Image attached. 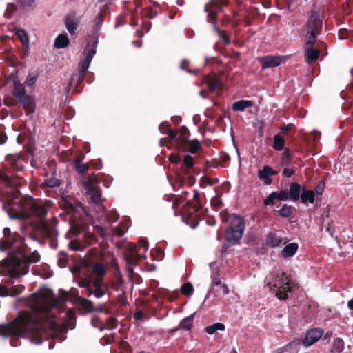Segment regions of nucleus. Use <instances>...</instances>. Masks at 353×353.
Listing matches in <instances>:
<instances>
[{"instance_id": "nucleus-38", "label": "nucleus", "mask_w": 353, "mask_h": 353, "mask_svg": "<svg viewBox=\"0 0 353 353\" xmlns=\"http://www.w3.org/2000/svg\"><path fill=\"white\" fill-rule=\"evenodd\" d=\"M224 330L225 325L221 323H215L205 327V332L210 335L215 334L219 330L223 331Z\"/></svg>"}, {"instance_id": "nucleus-18", "label": "nucleus", "mask_w": 353, "mask_h": 353, "mask_svg": "<svg viewBox=\"0 0 353 353\" xmlns=\"http://www.w3.org/2000/svg\"><path fill=\"white\" fill-rule=\"evenodd\" d=\"M301 201L303 204H306L310 203L311 204H315L316 208H319L321 205V202L318 203V199L315 196V192L312 190H306L305 188H303L301 196Z\"/></svg>"}, {"instance_id": "nucleus-24", "label": "nucleus", "mask_w": 353, "mask_h": 353, "mask_svg": "<svg viewBox=\"0 0 353 353\" xmlns=\"http://www.w3.org/2000/svg\"><path fill=\"white\" fill-rule=\"evenodd\" d=\"M278 173V171H274L269 165H265L262 170L259 171L258 176L260 179L263 180L266 183L272 182L270 176L275 175Z\"/></svg>"}, {"instance_id": "nucleus-10", "label": "nucleus", "mask_w": 353, "mask_h": 353, "mask_svg": "<svg viewBox=\"0 0 353 353\" xmlns=\"http://www.w3.org/2000/svg\"><path fill=\"white\" fill-rule=\"evenodd\" d=\"M324 330L321 328H313L309 330L305 333V336L303 339H297L296 341H292L289 345L294 344L300 345L302 343L305 347H308L317 342L323 336Z\"/></svg>"}, {"instance_id": "nucleus-56", "label": "nucleus", "mask_w": 353, "mask_h": 353, "mask_svg": "<svg viewBox=\"0 0 353 353\" xmlns=\"http://www.w3.org/2000/svg\"><path fill=\"white\" fill-rule=\"evenodd\" d=\"M23 8H28L32 6L34 0H15Z\"/></svg>"}, {"instance_id": "nucleus-55", "label": "nucleus", "mask_w": 353, "mask_h": 353, "mask_svg": "<svg viewBox=\"0 0 353 353\" xmlns=\"http://www.w3.org/2000/svg\"><path fill=\"white\" fill-rule=\"evenodd\" d=\"M94 228L100 234V236L102 239H105V237L107 236V232L104 228H103L102 226L99 225H94Z\"/></svg>"}, {"instance_id": "nucleus-13", "label": "nucleus", "mask_w": 353, "mask_h": 353, "mask_svg": "<svg viewBox=\"0 0 353 353\" xmlns=\"http://www.w3.org/2000/svg\"><path fill=\"white\" fill-rule=\"evenodd\" d=\"M265 243L272 248H281L287 243V239L282 237L278 232H270L265 238Z\"/></svg>"}, {"instance_id": "nucleus-59", "label": "nucleus", "mask_w": 353, "mask_h": 353, "mask_svg": "<svg viewBox=\"0 0 353 353\" xmlns=\"http://www.w3.org/2000/svg\"><path fill=\"white\" fill-rule=\"evenodd\" d=\"M221 281L219 276L217 274H214L212 276V287L218 286V285H221Z\"/></svg>"}, {"instance_id": "nucleus-15", "label": "nucleus", "mask_w": 353, "mask_h": 353, "mask_svg": "<svg viewBox=\"0 0 353 353\" xmlns=\"http://www.w3.org/2000/svg\"><path fill=\"white\" fill-rule=\"evenodd\" d=\"M108 291V287L103 281H94L92 287L88 291V295H94L97 299H100Z\"/></svg>"}, {"instance_id": "nucleus-29", "label": "nucleus", "mask_w": 353, "mask_h": 353, "mask_svg": "<svg viewBox=\"0 0 353 353\" xmlns=\"http://www.w3.org/2000/svg\"><path fill=\"white\" fill-rule=\"evenodd\" d=\"M129 250L130 252L125 254L123 256H128L130 258V261H132L133 263L137 264L139 260L145 259V256L138 253L137 247L135 244L131 245Z\"/></svg>"}, {"instance_id": "nucleus-31", "label": "nucleus", "mask_w": 353, "mask_h": 353, "mask_svg": "<svg viewBox=\"0 0 353 353\" xmlns=\"http://www.w3.org/2000/svg\"><path fill=\"white\" fill-rule=\"evenodd\" d=\"M345 348L344 341L340 338H336L332 344L330 350V353H341Z\"/></svg>"}, {"instance_id": "nucleus-25", "label": "nucleus", "mask_w": 353, "mask_h": 353, "mask_svg": "<svg viewBox=\"0 0 353 353\" xmlns=\"http://www.w3.org/2000/svg\"><path fill=\"white\" fill-rule=\"evenodd\" d=\"M79 25V20L74 15H68L65 19V26L71 35L75 34Z\"/></svg>"}, {"instance_id": "nucleus-36", "label": "nucleus", "mask_w": 353, "mask_h": 353, "mask_svg": "<svg viewBox=\"0 0 353 353\" xmlns=\"http://www.w3.org/2000/svg\"><path fill=\"white\" fill-rule=\"evenodd\" d=\"M15 34L21 41L23 47L28 48L29 44V38L25 30L20 28L17 29L15 31Z\"/></svg>"}, {"instance_id": "nucleus-19", "label": "nucleus", "mask_w": 353, "mask_h": 353, "mask_svg": "<svg viewBox=\"0 0 353 353\" xmlns=\"http://www.w3.org/2000/svg\"><path fill=\"white\" fill-rule=\"evenodd\" d=\"M83 187L88 190L91 201L97 205H101V193L100 190L95 189L90 183L84 182Z\"/></svg>"}, {"instance_id": "nucleus-9", "label": "nucleus", "mask_w": 353, "mask_h": 353, "mask_svg": "<svg viewBox=\"0 0 353 353\" xmlns=\"http://www.w3.org/2000/svg\"><path fill=\"white\" fill-rule=\"evenodd\" d=\"M316 41L305 40L304 43V57L306 63L309 64L313 63L316 61L320 55V50L322 46L325 43L321 42L318 44V48H314Z\"/></svg>"}, {"instance_id": "nucleus-30", "label": "nucleus", "mask_w": 353, "mask_h": 353, "mask_svg": "<svg viewBox=\"0 0 353 353\" xmlns=\"http://www.w3.org/2000/svg\"><path fill=\"white\" fill-rule=\"evenodd\" d=\"M70 44V41L66 34H61L55 39L54 46L56 48H65Z\"/></svg>"}, {"instance_id": "nucleus-57", "label": "nucleus", "mask_w": 353, "mask_h": 353, "mask_svg": "<svg viewBox=\"0 0 353 353\" xmlns=\"http://www.w3.org/2000/svg\"><path fill=\"white\" fill-rule=\"evenodd\" d=\"M159 129L162 134H167L168 130H170L169 122L165 121L161 123L159 126Z\"/></svg>"}, {"instance_id": "nucleus-4", "label": "nucleus", "mask_w": 353, "mask_h": 353, "mask_svg": "<svg viewBox=\"0 0 353 353\" xmlns=\"http://www.w3.org/2000/svg\"><path fill=\"white\" fill-rule=\"evenodd\" d=\"M104 17L102 11L96 16L92 28V39H89L85 47L84 48L81 56V61L79 63V70L81 76L83 77L86 74L90 64L97 52V48L99 43V38L100 37V30L103 23Z\"/></svg>"}, {"instance_id": "nucleus-60", "label": "nucleus", "mask_w": 353, "mask_h": 353, "mask_svg": "<svg viewBox=\"0 0 353 353\" xmlns=\"http://www.w3.org/2000/svg\"><path fill=\"white\" fill-rule=\"evenodd\" d=\"M294 170L289 169L288 168H285L282 171L283 175L288 178L291 177L294 174Z\"/></svg>"}, {"instance_id": "nucleus-32", "label": "nucleus", "mask_w": 353, "mask_h": 353, "mask_svg": "<svg viewBox=\"0 0 353 353\" xmlns=\"http://www.w3.org/2000/svg\"><path fill=\"white\" fill-rule=\"evenodd\" d=\"M180 69L185 70L189 74H194L195 76L199 74L200 69L192 68L190 67V63L187 59H183L180 63Z\"/></svg>"}, {"instance_id": "nucleus-61", "label": "nucleus", "mask_w": 353, "mask_h": 353, "mask_svg": "<svg viewBox=\"0 0 353 353\" xmlns=\"http://www.w3.org/2000/svg\"><path fill=\"white\" fill-rule=\"evenodd\" d=\"M170 161L174 164H178L181 162V157L179 155L173 154L170 157Z\"/></svg>"}, {"instance_id": "nucleus-43", "label": "nucleus", "mask_w": 353, "mask_h": 353, "mask_svg": "<svg viewBox=\"0 0 353 353\" xmlns=\"http://www.w3.org/2000/svg\"><path fill=\"white\" fill-rule=\"evenodd\" d=\"M181 291L182 294L186 296L191 295L194 292V288L191 283H185V284L182 285Z\"/></svg>"}, {"instance_id": "nucleus-39", "label": "nucleus", "mask_w": 353, "mask_h": 353, "mask_svg": "<svg viewBox=\"0 0 353 353\" xmlns=\"http://www.w3.org/2000/svg\"><path fill=\"white\" fill-rule=\"evenodd\" d=\"M93 276H90L88 278H84L78 282V286L81 288H85L88 292L90 288L92 287L94 283Z\"/></svg>"}, {"instance_id": "nucleus-11", "label": "nucleus", "mask_w": 353, "mask_h": 353, "mask_svg": "<svg viewBox=\"0 0 353 353\" xmlns=\"http://www.w3.org/2000/svg\"><path fill=\"white\" fill-rule=\"evenodd\" d=\"M207 13V21L212 25L214 31L217 34L220 39L223 40L224 44L228 45L230 43V38L226 34L225 31L221 30L218 26V12H220L218 10L209 9Z\"/></svg>"}, {"instance_id": "nucleus-50", "label": "nucleus", "mask_w": 353, "mask_h": 353, "mask_svg": "<svg viewBox=\"0 0 353 353\" xmlns=\"http://www.w3.org/2000/svg\"><path fill=\"white\" fill-rule=\"evenodd\" d=\"M183 174L187 176V183L189 186H192L196 183V179L190 170H183Z\"/></svg>"}, {"instance_id": "nucleus-5", "label": "nucleus", "mask_w": 353, "mask_h": 353, "mask_svg": "<svg viewBox=\"0 0 353 353\" xmlns=\"http://www.w3.org/2000/svg\"><path fill=\"white\" fill-rule=\"evenodd\" d=\"M270 276L267 283L270 291L274 293L279 300H286L288 298V293L291 292L290 276L281 270L271 272Z\"/></svg>"}, {"instance_id": "nucleus-48", "label": "nucleus", "mask_w": 353, "mask_h": 353, "mask_svg": "<svg viewBox=\"0 0 353 353\" xmlns=\"http://www.w3.org/2000/svg\"><path fill=\"white\" fill-rule=\"evenodd\" d=\"M38 78L37 72H32L28 74L26 79V83L28 86H32L34 84Z\"/></svg>"}, {"instance_id": "nucleus-37", "label": "nucleus", "mask_w": 353, "mask_h": 353, "mask_svg": "<svg viewBox=\"0 0 353 353\" xmlns=\"http://www.w3.org/2000/svg\"><path fill=\"white\" fill-rule=\"evenodd\" d=\"M291 159L292 153L290 150L288 148H285L281 154V165L284 166H288L290 164Z\"/></svg>"}, {"instance_id": "nucleus-27", "label": "nucleus", "mask_w": 353, "mask_h": 353, "mask_svg": "<svg viewBox=\"0 0 353 353\" xmlns=\"http://www.w3.org/2000/svg\"><path fill=\"white\" fill-rule=\"evenodd\" d=\"M299 245L296 243H290L286 245L281 251V256L285 258L292 257L297 252Z\"/></svg>"}, {"instance_id": "nucleus-20", "label": "nucleus", "mask_w": 353, "mask_h": 353, "mask_svg": "<svg viewBox=\"0 0 353 353\" xmlns=\"http://www.w3.org/2000/svg\"><path fill=\"white\" fill-rule=\"evenodd\" d=\"M230 0H210L204 6V11L208 12V10L213 9L223 12L224 8L229 5Z\"/></svg>"}, {"instance_id": "nucleus-6", "label": "nucleus", "mask_w": 353, "mask_h": 353, "mask_svg": "<svg viewBox=\"0 0 353 353\" xmlns=\"http://www.w3.org/2000/svg\"><path fill=\"white\" fill-rule=\"evenodd\" d=\"M245 228L243 219L236 214H232L230 225L225 230V241L232 245L236 244L242 238Z\"/></svg>"}, {"instance_id": "nucleus-14", "label": "nucleus", "mask_w": 353, "mask_h": 353, "mask_svg": "<svg viewBox=\"0 0 353 353\" xmlns=\"http://www.w3.org/2000/svg\"><path fill=\"white\" fill-rule=\"evenodd\" d=\"M275 200L280 201L290 200L288 192L285 190L274 191L270 193L265 199H264L263 203L265 206H273L275 205Z\"/></svg>"}, {"instance_id": "nucleus-26", "label": "nucleus", "mask_w": 353, "mask_h": 353, "mask_svg": "<svg viewBox=\"0 0 353 353\" xmlns=\"http://www.w3.org/2000/svg\"><path fill=\"white\" fill-rule=\"evenodd\" d=\"M254 105V103L251 100H239L235 101L232 106V109L235 112H243L248 108Z\"/></svg>"}, {"instance_id": "nucleus-12", "label": "nucleus", "mask_w": 353, "mask_h": 353, "mask_svg": "<svg viewBox=\"0 0 353 353\" xmlns=\"http://www.w3.org/2000/svg\"><path fill=\"white\" fill-rule=\"evenodd\" d=\"M204 84H206L208 88L210 89L223 88V83L221 74L214 72L203 75L199 83H196L198 86H201Z\"/></svg>"}, {"instance_id": "nucleus-40", "label": "nucleus", "mask_w": 353, "mask_h": 353, "mask_svg": "<svg viewBox=\"0 0 353 353\" xmlns=\"http://www.w3.org/2000/svg\"><path fill=\"white\" fill-rule=\"evenodd\" d=\"M219 183L218 178H210L208 176H203L200 180V185L203 187V184L208 186H213Z\"/></svg>"}, {"instance_id": "nucleus-46", "label": "nucleus", "mask_w": 353, "mask_h": 353, "mask_svg": "<svg viewBox=\"0 0 353 353\" xmlns=\"http://www.w3.org/2000/svg\"><path fill=\"white\" fill-rule=\"evenodd\" d=\"M61 183V181L54 177L49 178L45 180L46 185L49 188L59 187Z\"/></svg>"}, {"instance_id": "nucleus-62", "label": "nucleus", "mask_w": 353, "mask_h": 353, "mask_svg": "<svg viewBox=\"0 0 353 353\" xmlns=\"http://www.w3.org/2000/svg\"><path fill=\"white\" fill-rule=\"evenodd\" d=\"M10 295L9 289H7L4 285H0V296L3 297Z\"/></svg>"}, {"instance_id": "nucleus-54", "label": "nucleus", "mask_w": 353, "mask_h": 353, "mask_svg": "<svg viewBox=\"0 0 353 353\" xmlns=\"http://www.w3.org/2000/svg\"><path fill=\"white\" fill-rule=\"evenodd\" d=\"M74 168H75L77 172H78L79 174H83L88 170L89 165H88V163H81L79 164L77 166H76Z\"/></svg>"}, {"instance_id": "nucleus-41", "label": "nucleus", "mask_w": 353, "mask_h": 353, "mask_svg": "<svg viewBox=\"0 0 353 353\" xmlns=\"http://www.w3.org/2000/svg\"><path fill=\"white\" fill-rule=\"evenodd\" d=\"M182 163L185 168L184 170H190L194 165V160L191 155L186 154L183 159Z\"/></svg>"}, {"instance_id": "nucleus-35", "label": "nucleus", "mask_w": 353, "mask_h": 353, "mask_svg": "<svg viewBox=\"0 0 353 353\" xmlns=\"http://www.w3.org/2000/svg\"><path fill=\"white\" fill-rule=\"evenodd\" d=\"M285 139L279 134H275L273 137V148L276 151H281L283 149Z\"/></svg>"}, {"instance_id": "nucleus-2", "label": "nucleus", "mask_w": 353, "mask_h": 353, "mask_svg": "<svg viewBox=\"0 0 353 353\" xmlns=\"http://www.w3.org/2000/svg\"><path fill=\"white\" fill-rule=\"evenodd\" d=\"M57 327V323L54 318L44 322L28 314H19L12 322L6 325H0V336L3 338L27 337L31 343L39 345L43 341V335L47 329L54 330Z\"/></svg>"}, {"instance_id": "nucleus-23", "label": "nucleus", "mask_w": 353, "mask_h": 353, "mask_svg": "<svg viewBox=\"0 0 353 353\" xmlns=\"http://www.w3.org/2000/svg\"><path fill=\"white\" fill-rule=\"evenodd\" d=\"M107 272L105 265L102 263L97 262L92 266L94 281H103V277Z\"/></svg>"}, {"instance_id": "nucleus-34", "label": "nucleus", "mask_w": 353, "mask_h": 353, "mask_svg": "<svg viewBox=\"0 0 353 353\" xmlns=\"http://www.w3.org/2000/svg\"><path fill=\"white\" fill-rule=\"evenodd\" d=\"M194 314H192L182 319L179 325L180 328L190 331L193 327L192 321L194 319Z\"/></svg>"}, {"instance_id": "nucleus-7", "label": "nucleus", "mask_w": 353, "mask_h": 353, "mask_svg": "<svg viewBox=\"0 0 353 353\" xmlns=\"http://www.w3.org/2000/svg\"><path fill=\"white\" fill-rule=\"evenodd\" d=\"M323 27V19L320 13L312 8L309 12L308 19L304 25L305 39L317 41V37L321 34Z\"/></svg>"}, {"instance_id": "nucleus-51", "label": "nucleus", "mask_w": 353, "mask_h": 353, "mask_svg": "<svg viewBox=\"0 0 353 353\" xmlns=\"http://www.w3.org/2000/svg\"><path fill=\"white\" fill-rule=\"evenodd\" d=\"M0 181L3 182L7 185H12L14 180L2 171H0Z\"/></svg>"}, {"instance_id": "nucleus-53", "label": "nucleus", "mask_w": 353, "mask_h": 353, "mask_svg": "<svg viewBox=\"0 0 353 353\" xmlns=\"http://www.w3.org/2000/svg\"><path fill=\"white\" fill-rule=\"evenodd\" d=\"M325 182L323 181H321L315 187V189L314 191L315 192V196L316 195L317 199H318L319 196H321L323 194L324 189H325Z\"/></svg>"}, {"instance_id": "nucleus-17", "label": "nucleus", "mask_w": 353, "mask_h": 353, "mask_svg": "<svg viewBox=\"0 0 353 353\" xmlns=\"http://www.w3.org/2000/svg\"><path fill=\"white\" fill-rule=\"evenodd\" d=\"M193 199L195 202L194 205H192V203L189 201H186L185 205H184L185 211L188 212L190 216L198 212L201 208L202 207L201 203L200 202V194L197 190H194V196Z\"/></svg>"}, {"instance_id": "nucleus-21", "label": "nucleus", "mask_w": 353, "mask_h": 353, "mask_svg": "<svg viewBox=\"0 0 353 353\" xmlns=\"http://www.w3.org/2000/svg\"><path fill=\"white\" fill-rule=\"evenodd\" d=\"M177 140L183 144L185 150L191 154H196L200 149V142L196 139L189 140L179 137Z\"/></svg>"}, {"instance_id": "nucleus-1", "label": "nucleus", "mask_w": 353, "mask_h": 353, "mask_svg": "<svg viewBox=\"0 0 353 353\" xmlns=\"http://www.w3.org/2000/svg\"><path fill=\"white\" fill-rule=\"evenodd\" d=\"M3 236L0 239V252H8L7 257L0 261V268L6 270L7 275L18 279L29 272V264L36 263L41 259L37 250L26 254L25 239L18 232H12L10 228H4Z\"/></svg>"}, {"instance_id": "nucleus-16", "label": "nucleus", "mask_w": 353, "mask_h": 353, "mask_svg": "<svg viewBox=\"0 0 353 353\" xmlns=\"http://www.w3.org/2000/svg\"><path fill=\"white\" fill-rule=\"evenodd\" d=\"M262 68H274L280 65L281 62V57L268 55L262 57L259 59Z\"/></svg>"}, {"instance_id": "nucleus-45", "label": "nucleus", "mask_w": 353, "mask_h": 353, "mask_svg": "<svg viewBox=\"0 0 353 353\" xmlns=\"http://www.w3.org/2000/svg\"><path fill=\"white\" fill-rule=\"evenodd\" d=\"M16 10H17V6L14 3H8L7 6L4 16L8 19L11 18L12 17L13 14L14 13V12L16 11Z\"/></svg>"}, {"instance_id": "nucleus-52", "label": "nucleus", "mask_w": 353, "mask_h": 353, "mask_svg": "<svg viewBox=\"0 0 353 353\" xmlns=\"http://www.w3.org/2000/svg\"><path fill=\"white\" fill-rule=\"evenodd\" d=\"M144 14L150 19H154L158 15V11L153 10L151 7H148L144 10Z\"/></svg>"}, {"instance_id": "nucleus-47", "label": "nucleus", "mask_w": 353, "mask_h": 353, "mask_svg": "<svg viewBox=\"0 0 353 353\" xmlns=\"http://www.w3.org/2000/svg\"><path fill=\"white\" fill-rule=\"evenodd\" d=\"M24 288H25L23 285H12L9 288L10 295L16 296L21 293Z\"/></svg>"}, {"instance_id": "nucleus-22", "label": "nucleus", "mask_w": 353, "mask_h": 353, "mask_svg": "<svg viewBox=\"0 0 353 353\" xmlns=\"http://www.w3.org/2000/svg\"><path fill=\"white\" fill-rule=\"evenodd\" d=\"M303 188L301 185L296 182L291 183L289 185L288 196L290 200L294 202L300 199Z\"/></svg>"}, {"instance_id": "nucleus-8", "label": "nucleus", "mask_w": 353, "mask_h": 353, "mask_svg": "<svg viewBox=\"0 0 353 353\" xmlns=\"http://www.w3.org/2000/svg\"><path fill=\"white\" fill-rule=\"evenodd\" d=\"M13 97L17 99L26 112L27 115L32 114L36 108V102L33 97L27 94L26 90H12Z\"/></svg>"}, {"instance_id": "nucleus-28", "label": "nucleus", "mask_w": 353, "mask_h": 353, "mask_svg": "<svg viewBox=\"0 0 353 353\" xmlns=\"http://www.w3.org/2000/svg\"><path fill=\"white\" fill-rule=\"evenodd\" d=\"M82 305H83V309L86 312H90V313L93 312H102L103 311V307L102 305H99L95 306L91 301H90L87 299H83L82 300Z\"/></svg>"}, {"instance_id": "nucleus-3", "label": "nucleus", "mask_w": 353, "mask_h": 353, "mask_svg": "<svg viewBox=\"0 0 353 353\" xmlns=\"http://www.w3.org/2000/svg\"><path fill=\"white\" fill-rule=\"evenodd\" d=\"M48 210L49 208L41 201H32L28 204L30 214L39 219L35 225L36 230L45 237L50 239L52 241V245H53V240L57 239L59 235L57 230V220L55 217L52 218L50 221L44 219Z\"/></svg>"}, {"instance_id": "nucleus-44", "label": "nucleus", "mask_w": 353, "mask_h": 353, "mask_svg": "<svg viewBox=\"0 0 353 353\" xmlns=\"http://www.w3.org/2000/svg\"><path fill=\"white\" fill-rule=\"evenodd\" d=\"M236 4L237 7L239 8V10H233L232 16L234 17L239 16L242 17V14L247 12L246 8L243 6L242 2L239 0H236Z\"/></svg>"}, {"instance_id": "nucleus-58", "label": "nucleus", "mask_w": 353, "mask_h": 353, "mask_svg": "<svg viewBox=\"0 0 353 353\" xmlns=\"http://www.w3.org/2000/svg\"><path fill=\"white\" fill-rule=\"evenodd\" d=\"M350 32L346 28H341L339 30V37L341 39H345L348 37Z\"/></svg>"}, {"instance_id": "nucleus-49", "label": "nucleus", "mask_w": 353, "mask_h": 353, "mask_svg": "<svg viewBox=\"0 0 353 353\" xmlns=\"http://www.w3.org/2000/svg\"><path fill=\"white\" fill-rule=\"evenodd\" d=\"M68 246L70 248V250L75 252L83 251V245L80 242L76 241H70L68 244Z\"/></svg>"}, {"instance_id": "nucleus-42", "label": "nucleus", "mask_w": 353, "mask_h": 353, "mask_svg": "<svg viewBox=\"0 0 353 353\" xmlns=\"http://www.w3.org/2000/svg\"><path fill=\"white\" fill-rule=\"evenodd\" d=\"M123 259L125 261V270L128 272V277L130 279H132L133 274H134V270L132 268V261H130V258H129L128 256H123Z\"/></svg>"}, {"instance_id": "nucleus-64", "label": "nucleus", "mask_w": 353, "mask_h": 353, "mask_svg": "<svg viewBox=\"0 0 353 353\" xmlns=\"http://www.w3.org/2000/svg\"><path fill=\"white\" fill-rule=\"evenodd\" d=\"M8 215L11 219H21V214L17 212H8Z\"/></svg>"}, {"instance_id": "nucleus-63", "label": "nucleus", "mask_w": 353, "mask_h": 353, "mask_svg": "<svg viewBox=\"0 0 353 353\" xmlns=\"http://www.w3.org/2000/svg\"><path fill=\"white\" fill-rule=\"evenodd\" d=\"M70 207L73 211H77L78 208H81L84 211L85 214H88V212L85 210V207L80 202L77 203L74 206L71 205Z\"/></svg>"}, {"instance_id": "nucleus-33", "label": "nucleus", "mask_w": 353, "mask_h": 353, "mask_svg": "<svg viewBox=\"0 0 353 353\" xmlns=\"http://www.w3.org/2000/svg\"><path fill=\"white\" fill-rule=\"evenodd\" d=\"M294 208L285 203L282 205L281 208L276 210V213L283 218H290L294 212Z\"/></svg>"}]
</instances>
